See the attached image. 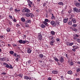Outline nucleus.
<instances>
[{
    "instance_id": "7",
    "label": "nucleus",
    "mask_w": 80,
    "mask_h": 80,
    "mask_svg": "<svg viewBox=\"0 0 80 80\" xmlns=\"http://www.w3.org/2000/svg\"><path fill=\"white\" fill-rule=\"evenodd\" d=\"M24 78L26 80H31V78L26 76H24Z\"/></svg>"
},
{
    "instance_id": "30",
    "label": "nucleus",
    "mask_w": 80,
    "mask_h": 80,
    "mask_svg": "<svg viewBox=\"0 0 80 80\" xmlns=\"http://www.w3.org/2000/svg\"><path fill=\"white\" fill-rule=\"evenodd\" d=\"M9 68H10L11 69H12L13 68V67L12 65H10L9 66Z\"/></svg>"
},
{
    "instance_id": "11",
    "label": "nucleus",
    "mask_w": 80,
    "mask_h": 80,
    "mask_svg": "<svg viewBox=\"0 0 80 80\" xmlns=\"http://www.w3.org/2000/svg\"><path fill=\"white\" fill-rule=\"evenodd\" d=\"M29 17H30L31 18H33V17H34V15L33 14V13H30Z\"/></svg>"
},
{
    "instance_id": "34",
    "label": "nucleus",
    "mask_w": 80,
    "mask_h": 80,
    "mask_svg": "<svg viewBox=\"0 0 80 80\" xmlns=\"http://www.w3.org/2000/svg\"><path fill=\"white\" fill-rule=\"evenodd\" d=\"M74 17V15H72L70 18V20H71V19H72V18H73Z\"/></svg>"
},
{
    "instance_id": "16",
    "label": "nucleus",
    "mask_w": 80,
    "mask_h": 80,
    "mask_svg": "<svg viewBox=\"0 0 80 80\" xmlns=\"http://www.w3.org/2000/svg\"><path fill=\"white\" fill-rule=\"evenodd\" d=\"M68 24L69 25H71L72 24V22L71 21H69L68 22Z\"/></svg>"
},
{
    "instance_id": "24",
    "label": "nucleus",
    "mask_w": 80,
    "mask_h": 80,
    "mask_svg": "<svg viewBox=\"0 0 80 80\" xmlns=\"http://www.w3.org/2000/svg\"><path fill=\"white\" fill-rule=\"evenodd\" d=\"M9 53L11 54V55H13V54L14 53V52L13 51H11L9 52Z\"/></svg>"
},
{
    "instance_id": "38",
    "label": "nucleus",
    "mask_w": 80,
    "mask_h": 80,
    "mask_svg": "<svg viewBox=\"0 0 80 80\" xmlns=\"http://www.w3.org/2000/svg\"><path fill=\"white\" fill-rule=\"evenodd\" d=\"M47 3H48V2H47V3H44V4H43V6L45 7V6L47 5Z\"/></svg>"
},
{
    "instance_id": "17",
    "label": "nucleus",
    "mask_w": 80,
    "mask_h": 80,
    "mask_svg": "<svg viewBox=\"0 0 80 80\" xmlns=\"http://www.w3.org/2000/svg\"><path fill=\"white\" fill-rule=\"evenodd\" d=\"M68 74H70V75H72V71L71 70L69 71L68 72Z\"/></svg>"
},
{
    "instance_id": "45",
    "label": "nucleus",
    "mask_w": 80,
    "mask_h": 80,
    "mask_svg": "<svg viewBox=\"0 0 80 80\" xmlns=\"http://www.w3.org/2000/svg\"><path fill=\"white\" fill-rule=\"evenodd\" d=\"M27 23H31V21H30V20H28L27 21Z\"/></svg>"
},
{
    "instance_id": "55",
    "label": "nucleus",
    "mask_w": 80,
    "mask_h": 80,
    "mask_svg": "<svg viewBox=\"0 0 80 80\" xmlns=\"http://www.w3.org/2000/svg\"><path fill=\"white\" fill-rule=\"evenodd\" d=\"M9 23L10 25H12V22L11 21H10L9 22Z\"/></svg>"
},
{
    "instance_id": "61",
    "label": "nucleus",
    "mask_w": 80,
    "mask_h": 80,
    "mask_svg": "<svg viewBox=\"0 0 80 80\" xmlns=\"http://www.w3.org/2000/svg\"><path fill=\"white\" fill-rule=\"evenodd\" d=\"M25 26H26V27H28V24H25Z\"/></svg>"
},
{
    "instance_id": "42",
    "label": "nucleus",
    "mask_w": 80,
    "mask_h": 80,
    "mask_svg": "<svg viewBox=\"0 0 80 80\" xmlns=\"http://www.w3.org/2000/svg\"><path fill=\"white\" fill-rule=\"evenodd\" d=\"M15 12H18V10L17 9H16L14 10Z\"/></svg>"
},
{
    "instance_id": "15",
    "label": "nucleus",
    "mask_w": 80,
    "mask_h": 80,
    "mask_svg": "<svg viewBox=\"0 0 80 80\" xmlns=\"http://www.w3.org/2000/svg\"><path fill=\"white\" fill-rule=\"evenodd\" d=\"M58 4L59 5H62L63 6V2H58Z\"/></svg>"
},
{
    "instance_id": "60",
    "label": "nucleus",
    "mask_w": 80,
    "mask_h": 80,
    "mask_svg": "<svg viewBox=\"0 0 80 80\" xmlns=\"http://www.w3.org/2000/svg\"><path fill=\"white\" fill-rule=\"evenodd\" d=\"M48 80H52V78H51L49 77L48 78Z\"/></svg>"
},
{
    "instance_id": "59",
    "label": "nucleus",
    "mask_w": 80,
    "mask_h": 80,
    "mask_svg": "<svg viewBox=\"0 0 80 80\" xmlns=\"http://www.w3.org/2000/svg\"><path fill=\"white\" fill-rule=\"evenodd\" d=\"M77 63H78V64L79 65H80V62H77Z\"/></svg>"
},
{
    "instance_id": "51",
    "label": "nucleus",
    "mask_w": 80,
    "mask_h": 80,
    "mask_svg": "<svg viewBox=\"0 0 80 80\" xmlns=\"http://www.w3.org/2000/svg\"><path fill=\"white\" fill-rule=\"evenodd\" d=\"M65 56H66V57L68 58V55H67V54H66V55Z\"/></svg>"
},
{
    "instance_id": "64",
    "label": "nucleus",
    "mask_w": 80,
    "mask_h": 80,
    "mask_svg": "<svg viewBox=\"0 0 80 80\" xmlns=\"http://www.w3.org/2000/svg\"><path fill=\"white\" fill-rule=\"evenodd\" d=\"M18 33H19V34H21V32H20V31H18Z\"/></svg>"
},
{
    "instance_id": "40",
    "label": "nucleus",
    "mask_w": 80,
    "mask_h": 80,
    "mask_svg": "<svg viewBox=\"0 0 80 80\" xmlns=\"http://www.w3.org/2000/svg\"><path fill=\"white\" fill-rule=\"evenodd\" d=\"M62 80H64V78L63 76H61V77Z\"/></svg>"
},
{
    "instance_id": "8",
    "label": "nucleus",
    "mask_w": 80,
    "mask_h": 80,
    "mask_svg": "<svg viewBox=\"0 0 80 80\" xmlns=\"http://www.w3.org/2000/svg\"><path fill=\"white\" fill-rule=\"evenodd\" d=\"M75 5L76 7H78L80 6V2H76Z\"/></svg>"
},
{
    "instance_id": "28",
    "label": "nucleus",
    "mask_w": 80,
    "mask_h": 80,
    "mask_svg": "<svg viewBox=\"0 0 80 80\" xmlns=\"http://www.w3.org/2000/svg\"><path fill=\"white\" fill-rule=\"evenodd\" d=\"M77 26V24H74L72 25V27H73V28H75Z\"/></svg>"
},
{
    "instance_id": "23",
    "label": "nucleus",
    "mask_w": 80,
    "mask_h": 80,
    "mask_svg": "<svg viewBox=\"0 0 80 80\" xmlns=\"http://www.w3.org/2000/svg\"><path fill=\"white\" fill-rule=\"evenodd\" d=\"M25 15L26 17H30V13H26L25 14Z\"/></svg>"
},
{
    "instance_id": "13",
    "label": "nucleus",
    "mask_w": 80,
    "mask_h": 80,
    "mask_svg": "<svg viewBox=\"0 0 80 80\" xmlns=\"http://www.w3.org/2000/svg\"><path fill=\"white\" fill-rule=\"evenodd\" d=\"M54 59L55 61H56V62H59V60L58 58H57L56 57H55L54 58Z\"/></svg>"
},
{
    "instance_id": "3",
    "label": "nucleus",
    "mask_w": 80,
    "mask_h": 80,
    "mask_svg": "<svg viewBox=\"0 0 80 80\" xmlns=\"http://www.w3.org/2000/svg\"><path fill=\"white\" fill-rule=\"evenodd\" d=\"M59 60L61 63H63L64 62V58L62 56L59 58Z\"/></svg>"
},
{
    "instance_id": "36",
    "label": "nucleus",
    "mask_w": 80,
    "mask_h": 80,
    "mask_svg": "<svg viewBox=\"0 0 80 80\" xmlns=\"http://www.w3.org/2000/svg\"><path fill=\"white\" fill-rule=\"evenodd\" d=\"M77 13H80V9H77V11H76Z\"/></svg>"
},
{
    "instance_id": "54",
    "label": "nucleus",
    "mask_w": 80,
    "mask_h": 80,
    "mask_svg": "<svg viewBox=\"0 0 80 80\" xmlns=\"http://www.w3.org/2000/svg\"><path fill=\"white\" fill-rule=\"evenodd\" d=\"M9 18H12V19L13 18H12V16H11V15H9Z\"/></svg>"
},
{
    "instance_id": "53",
    "label": "nucleus",
    "mask_w": 80,
    "mask_h": 80,
    "mask_svg": "<svg viewBox=\"0 0 80 80\" xmlns=\"http://www.w3.org/2000/svg\"><path fill=\"white\" fill-rule=\"evenodd\" d=\"M12 46L13 47H17V44H12Z\"/></svg>"
},
{
    "instance_id": "12",
    "label": "nucleus",
    "mask_w": 80,
    "mask_h": 80,
    "mask_svg": "<svg viewBox=\"0 0 80 80\" xmlns=\"http://www.w3.org/2000/svg\"><path fill=\"white\" fill-rule=\"evenodd\" d=\"M52 73L53 74H57L58 73V71H52Z\"/></svg>"
},
{
    "instance_id": "21",
    "label": "nucleus",
    "mask_w": 80,
    "mask_h": 80,
    "mask_svg": "<svg viewBox=\"0 0 80 80\" xmlns=\"http://www.w3.org/2000/svg\"><path fill=\"white\" fill-rule=\"evenodd\" d=\"M39 57L40 58H42L43 57V54H39Z\"/></svg>"
},
{
    "instance_id": "33",
    "label": "nucleus",
    "mask_w": 80,
    "mask_h": 80,
    "mask_svg": "<svg viewBox=\"0 0 80 80\" xmlns=\"http://www.w3.org/2000/svg\"><path fill=\"white\" fill-rule=\"evenodd\" d=\"M70 65H71V66H72V65H73V62L72 61L70 63Z\"/></svg>"
},
{
    "instance_id": "63",
    "label": "nucleus",
    "mask_w": 80,
    "mask_h": 80,
    "mask_svg": "<svg viewBox=\"0 0 80 80\" xmlns=\"http://www.w3.org/2000/svg\"><path fill=\"white\" fill-rule=\"evenodd\" d=\"M76 37H78V35H77V34H75V36Z\"/></svg>"
},
{
    "instance_id": "35",
    "label": "nucleus",
    "mask_w": 80,
    "mask_h": 80,
    "mask_svg": "<svg viewBox=\"0 0 80 80\" xmlns=\"http://www.w3.org/2000/svg\"><path fill=\"white\" fill-rule=\"evenodd\" d=\"M26 40H22V44H25V43H26Z\"/></svg>"
},
{
    "instance_id": "22",
    "label": "nucleus",
    "mask_w": 80,
    "mask_h": 80,
    "mask_svg": "<svg viewBox=\"0 0 80 80\" xmlns=\"http://www.w3.org/2000/svg\"><path fill=\"white\" fill-rule=\"evenodd\" d=\"M41 26L42 28H45V25H44V24H41Z\"/></svg>"
},
{
    "instance_id": "6",
    "label": "nucleus",
    "mask_w": 80,
    "mask_h": 80,
    "mask_svg": "<svg viewBox=\"0 0 80 80\" xmlns=\"http://www.w3.org/2000/svg\"><path fill=\"white\" fill-rule=\"evenodd\" d=\"M68 18H65L63 20V22L64 23H67L68 22Z\"/></svg>"
},
{
    "instance_id": "47",
    "label": "nucleus",
    "mask_w": 80,
    "mask_h": 80,
    "mask_svg": "<svg viewBox=\"0 0 80 80\" xmlns=\"http://www.w3.org/2000/svg\"><path fill=\"white\" fill-rule=\"evenodd\" d=\"M19 77H20L21 78H22V75L20 74H19L18 75Z\"/></svg>"
},
{
    "instance_id": "50",
    "label": "nucleus",
    "mask_w": 80,
    "mask_h": 80,
    "mask_svg": "<svg viewBox=\"0 0 80 80\" xmlns=\"http://www.w3.org/2000/svg\"><path fill=\"white\" fill-rule=\"evenodd\" d=\"M26 43H27V44H28V43H29L28 41L26 40Z\"/></svg>"
},
{
    "instance_id": "43",
    "label": "nucleus",
    "mask_w": 80,
    "mask_h": 80,
    "mask_svg": "<svg viewBox=\"0 0 80 80\" xmlns=\"http://www.w3.org/2000/svg\"><path fill=\"white\" fill-rule=\"evenodd\" d=\"M2 58V61H3H3H5V60H6V59H5V58Z\"/></svg>"
},
{
    "instance_id": "5",
    "label": "nucleus",
    "mask_w": 80,
    "mask_h": 80,
    "mask_svg": "<svg viewBox=\"0 0 80 80\" xmlns=\"http://www.w3.org/2000/svg\"><path fill=\"white\" fill-rule=\"evenodd\" d=\"M38 38L39 40H42V36L41 34H40L38 35Z\"/></svg>"
},
{
    "instance_id": "1",
    "label": "nucleus",
    "mask_w": 80,
    "mask_h": 80,
    "mask_svg": "<svg viewBox=\"0 0 80 80\" xmlns=\"http://www.w3.org/2000/svg\"><path fill=\"white\" fill-rule=\"evenodd\" d=\"M53 38H54V37H53L52 36H51L49 37L50 40H52L50 42V44L52 46H54V43H55V39H53Z\"/></svg>"
},
{
    "instance_id": "19",
    "label": "nucleus",
    "mask_w": 80,
    "mask_h": 80,
    "mask_svg": "<svg viewBox=\"0 0 80 80\" xmlns=\"http://www.w3.org/2000/svg\"><path fill=\"white\" fill-rule=\"evenodd\" d=\"M72 30L73 31H75L76 32L77 31V30H78V29H76V28H72Z\"/></svg>"
},
{
    "instance_id": "31",
    "label": "nucleus",
    "mask_w": 80,
    "mask_h": 80,
    "mask_svg": "<svg viewBox=\"0 0 80 80\" xmlns=\"http://www.w3.org/2000/svg\"><path fill=\"white\" fill-rule=\"evenodd\" d=\"M77 72H80V68H78L77 69H76Z\"/></svg>"
},
{
    "instance_id": "44",
    "label": "nucleus",
    "mask_w": 80,
    "mask_h": 80,
    "mask_svg": "<svg viewBox=\"0 0 80 80\" xmlns=\"http://www.w3.org/2000/svg\"><path fill=\"white\" fill-rule=\"evenodd\" d=\"M77 42L78 43H80V39H78L77 40Z\"/></svg>"
},
{
    "instance_id": "18",
    "label": "nucleus",
    "mask_w": 80,
    "mask_h": 80,
    "mask_svg": "<svg viewBox=\"0 0 80 80\" xmlns=\"http://www.w3.org/2000/svg\"><path fill=\"white\" fill-rule=\"evenodd\" d=\"M51 33L52 35H54L55 34V32L54 31H52L51 32Z\"/></svg>"
},
{
    "instance_id": "2",
    "label": "nucleus",
    "mask_w": 80,
    "mask_h": 80,
    "mask_svg": "<svg viewBox=\"0 0 80 80\" xmlns=\"http://www.w3.org/2000/svg\"><path fill=\"white\" fill-rule=\"evenodd\" d=\"M28 2L29 7H31L32 6H33V3H32V2H31L30 0H28Z\"/></svg>"
},
{
    "instance_id": "20",
    "label": "nucleus",
    "mask_w": 80,
    "mask_h": 80,
    "mask_svg": "<svg viewBox=\"0 0 80 80\" xmlns=\"http://www.w3.org/2000/svg\"><path fill=\"white\" fill-rule=\"evenodd\" d=\"M43 23L45 25H47V26H48V24L46 22H45V21H43Z\"/></svg>"
},
{
    "instance_id": "39",
    "label": "nucleus",
    "mask_w": 80,
    "mask_h": 80,
    "mask_svg": "<svg viewBox=\"0 0 80 80\" xmlns=\"http://www.w3.org/2000/svg\"><path fill=\"white\" fill-rule=\"evenodd\" d=\"M48 21H49V20L47 19H45V22H48Z\"/></svg>"
},
{
    "instance_id": "49",
    "label": "nucleus",
    "mask_w": 80,
    "mask_h": 80,
    "mask_svg": "<svg viewBox=\"0 0 80 80\" xmlns=\"http://www.w3.org/2000/svg\"><path fill=\"white\" fill-rule=\"evenodd\" d=\"M78 47L77 46H76V47L74 48V49L76 50L78 49Z\"/></svg>"
},
{
    "instance_id": "58",
    "label": "nucleus",
    "mask_w": 80,
    "mask_h": 80,
    "mask_svg": "<svg viewBox=\"0 0 80 80\" xmlns=\"http://www.w3.org/2000/svg\"><path fill=\"white\" fill-rule=\"evenodd\" d=\"M2 75H6V73H5V72H2Z\"/></svg>"
},
{
    "instance_id": "52",
    "label": "nucleus",
    "mask_w": 80,
    "mask_h": 80,
    "mask_svg": "<svg viewBox=\"0 0 80 80\" xmlns=\"http://www.w3.org/2000/svg\"><path fill=\"white\" fill-rule=\"evenodd\" d=\"M13 22H17V21H16V19L14 18V19L13 20Z\"/></svg>"
},
{
    "instance_id": "26",
    "label": "nucleus",
    "mask_w": 80,
    "mask_h": 80,
    "mask_svg": "<svg viewBox=\"0 0 80 80\" xmlns=\"http://www.w3.org/2000/svg\"><path fill=\"white\" fill-rule=\"evenodd\" d=\"M21 20L22 21V22H25V18H21Z\"/></svg>"
},
{
    "instance_id": "9",
    "label": "nucleus",
    "mask_w": 80,
    "mask_h": 80,
    "mask_svg": "<svg viewBox=\"0 0 80 80\" xmlns=\"http://www.w3.org/2000/svg\"><path fill=\"white\" fill-rule=\"evenodd\" d=\"M32 52V50L30 49L29 48H28L27 52L28 53H30Z\"/></svg>"
},
{
    "instance_id": "62",
    "label": "nucleus",
    "mask_w": 80,
    "mask_h": 80,
    "mask_svg": "<svg viewBox=\"0 0 80 80\" xmlns=\"http://www.w3.org/2000/svg\"><path fill=\"white\" fill-rule=\"evenodd\" d=\"M1 37L2 38H4V36H1Z\"/></svg>"
},
{
    "instance_id": "56",
    "label": "nucleus",
    "mask_w": 80,
    "mask_h": 80,
    "mask_svg": "<svg viewBox=\"0 0 80 80\" xmlns=\"http://www.w3.org/2000/svg\"><path fill=\"white\" fill-rule=\"evenodd\" d=\"M72 51H73V52H75L76 51L75 48H74L73 49H72Z\"/></svg>"
},
{
    "instance_id": "46",
    "label": "nucleus",
    "mask_w": 80,
    "mask_h": 80,
    "mask_svg": "<svg viewBox=\"0 0 80 80\" xmlns=\"http://www.w3.org/2000/svg\"><path fill=\"white\" fill-rule=\"evenodd\" d=\"M73 45V43H71L69 44V46H72V45Z\"/></svg>"
},
{
    "instance_id": "57",
    "label": "nucleus",
    "mask_w": 80,
    "mask_h": 80,
    "mask_svg": "<svg viewBox=\"0 0 80 80\" xmlns=\"http://www.w3.org/2000/svg\"><path fill=\"white\" fill-rule=\"evenodd\" d=\"M13 56L15 57V56H17V53H15L13 55Z\"/></svg>"
},
{
    "instance_id": "48",
    "label": "nucleus",
    "mask_w": 80,
    "mask_h": 80,
    "mask_svg": "<svg viewBox=\"0 0 80 80\" xmlns=\"http://www.w3.org/2000/svg\"><path fill=\"white\" fill-rule=\"evenodd\" d=\"M6 68H9V65H8V64H7L6 65Z\"/></svg>"
},
{
    "instance_id": "32",
    "label": "nucleus",
    "mask_w": 80,
    "mask_h": 80,
    "mask_svg": "<svg viewBox=\"0 0 80 80\" xmlns=\"http://www.w3.org/2000/svg\"><path fill=\"white\" fill-rule=\"evenodd\" d=\"M7 32H10V29L9 28H8L7 29Z\"/></svg>"
},
{
    "instance_id": "29",
    "label": "nucleus",
    "mask_w": 80,
    "mask_h": 80,
    "mask_svg": "<svg viewBox=\"0 0 80 80\" xmlns=\"http://www.w3.org/2000/svg\"><path fill=\"white\" fill-rule=\"evenodd\" d=\"M51 19H53V20H55V17L54 16L51 17Z\"/></svg>"
},
{
    "instance_id": "10",
    "label": "nucleus",
    "mask_w": 80,
    "mask_h": 80,
    "mask_svg": "<svg viewBox=\"0 0 80 80\" xmlns=\"http://www.w3.org/2000/svg\"><path fill=\"white\" fill-rule=\"evenodd\" d=\"M71 22L74 23H75L76 22H77V21H76V20H75V18H72L71 20Z\"/></svg>"
},
{
    "instance_id": "14",
    "label": "nucleus",
    "mask_w": 80,
    "mask_h": 80,
    "mask_svg": "<svg viewBox=\"0 0 80 80\" xmlns=\"http://www.w3.org/2000/svg\"><path fill=\"white\" fill-rule=\"evenodd\" d=\"M25 12H28V13H30V10L29 9H26L25 10Z\"/></svg>"
},
{
    "instance_id": "37",
    "label": "nucleus",
    "mask_w": 80,
    "mask_h": 80,
    "mask_svg": "<svg viewBox=\"0 0 80 80\" xmlns=\"http://www.w3.org/2000/svg\"><path fill=\"white\" fill-rule=\"evenodd\" d=\"M60 39L59 38H56V41L57 42H60Z\"/></svg>"
},
{
    "instance_id": "4",
    "label": "nucleus",
    "mask_w": 80,
    "mask_h": 80,
    "mask_svg": "<svg viewBox=\"0 0 80 80\" xmlns=\"http://www.w3.org/2000/svg\"><path fill=\"white\" fill-rule=\"evenodd\" d=\"M51 24L53 26V27H56V24L55 23V21H51L50 22Z\"/></svg>"
},
{
    "instance_id": "41",
    "label": "nucleus",
    "mask_w": 80,
    "mask_h": 80,
    "mask_svg": "<svg viewBox=\"0 0 80 80\" xmlns=\"http://www.w3.org/2000/svg\"><path fill=\"white\" fill-rule=\"evenodd\" d=\"M73 39L74 40H77V38L76 37H73Z\"/></svg>"
},
{
    "instance_id": "27",
    "label": "nucleus",
    "mask_w": 80,
    "mask_h": 80,
    "mask_svg": "<svg viewBox=\"0 0 80 80\" xmlns=\"http://www.w3.org/2000/svg\"><path fill=\"white\" fill-rule=\"evenodd\" d=\"M23 40L21 39L19 41V42L20 44H22Z\"/></svg>"
},
{
    "instance_id": "25",
    "label": "nucleus",
    "mask_w": 80,
    "mask_h": 80,
    "mask_svg": "<svg viewBox=\"0 0 80 80\" xmlns=\"http://www.w3.org/2000/svg\"><path fill=\"white\" fill-rule=\"evenodd\" d=\"M73 10L74 11V12H77V9L76 8H73Z\"/></svg>"
}]
</instances>
